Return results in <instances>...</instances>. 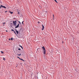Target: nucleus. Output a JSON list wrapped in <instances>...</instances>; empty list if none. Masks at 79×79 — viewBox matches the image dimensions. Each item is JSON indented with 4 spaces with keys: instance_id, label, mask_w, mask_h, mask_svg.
Wrapping results in <instances>:
<instances>
[{
    "instance_id": "obj_1",
    "label": "nucleus",
    "mask_w": 79,
    "mask_h": 79,
    "mask_svg": "<svg viewBox=\"0 0 79 79\" xmlns=\"http://www.w3.org/2000/svg\"><path fill=\"white\" fill-rule=\"evenodd\" d=\"M42 48H43V49L44 53V54H46V51L45 47H42Z\"/></svg>"
},
{
    "instance_id": "obj_2",
    "label": "nucleus",
    "mask_w": 79,
    "mask_h": 79,
    "mask_svg": "<svg viewBox=\"0 0 79 79\" xmlns=\"http://www.w3.org/2000/svg\"><path fill=\"white\" fill-rule=\"evenodd\" d=\"M44 25H42V28L41 29V30H44Z\"/></svg>"
},
{
    "instance_id": "obj_3",
    "label": "nucleus",
    "mask_w": 79,
    "mask_h": 79,
    "mask_svg": "<svg viewBox=\"0 0 79 79\" xmlns=\"http://www.w3.org/2000/svg\"><path fill=\"white\" fill-rule=\"evenodd\" d=\"M2 7H3V8H5V9H6V7L5 6H3V5H1L0 8H1Z\"/></svg>"
},
{
    "instance_id": "obj_4",
    "label": "nucleus",
    "mask_w": 79,
    "mask_h": 79,
    "mask_svg": "<svg viewBox=\"0 0 79 79\" xmlns=\"http://www.w3.org/2000/svg\"><path fill=\"white\" fill-rule=\"evenodd\" d=\"M13 24H14V26H16V23H15V21H14L13 22Z\"/></svg>"
},
{
    "instance_id": "obj_5",
    "label": "nucleus",
    "mask_w": 79,
    "mask_h": 79,
    "mask_svg": "<svg viewBox=\"0 0 79 79\" xmlns=\"http://www.w3.org/2000/svg\"><path fill=\"white\" fill-rule=\"evenodd\" d=\"M19 23H18V25L15 26V28H18V27H19Z\"/></svg>"
},
{
    "instance_id": "obj_6",
    "label": "nucleus",
    "mask_w": 79,
    "mask_h": 79,
    "mask_svg": "<svg viewBox=\"0 0 79 79\" xmlns=\"http://www.w3.org/2000/svg\"><path fill=\"white\" fill-rule=\"evenodd\" d=\"M15 31H16V32L17 33V34H19V31H17V30H15Z\"/></svg>"
},
{
    "instance_id": "obj_7",
    "label": "nucleus",
    "mask_w": 79,
    "mask_h": 79,
    "mask_svg": "<svg viewBox=\"0 0 79 79\" xmlns=\"http://www.w3.org/2000/svg\"><path fill=\"white\" fill-rule=\"evenodd\" d=\"M14 33H15V35H17L15 31L14 30Z\"/></svg>"
},
{
    "instance_id": "obj_8",
    "label": "nucleus",
    "mask_w": 79,
    "mask_h": 79,
    "mask_svg": "<svg viewBox=\"0 0 79 79\" xmlns=\"http://www.w3.org/2000/svg\"><path fill=\"white\" fill-rule=\"evenodd\" d=\"M56 3H58L57 2V1L56 0H54Z\"/></svg>"
},
{
    "instance_id": "obj_9",
    "label": "nucleus",
    "mask_w": 79,
    "mask_h": 79,
    "mask_svg": "<svg viewBox=\"0 0 79 79\" xmlns=\"http://www.w3.org/2000/svg\"><path fill=\"white\" fill-rule=\"evenodd\" d=\"M1 53H2V54L3 53H4L2 51H1Z\"/></svg>"
},
{
    "instance_id": "obj_10",
    "label": "nucleus",
    "mask_w": 79,
    "mask_h": 79,
    "mask_svg": "<svg viewBox=\"0 0 79 79\" xmlns=\"http://www.w3.org/2000/svg\"><path fill=\"white\" fill-rule=\"evenodd\" d=\"M10 13L11 14H12L13 13V12H11L10 11Z\"/></svg>"
},
{
    "instance_id": "obj_11",
    "label": "nucleus",
    "mask_w": 79,
    "mask_h": 79,
    "mask_svg": "<svg viewBox=\"0 0 79 79\" xmlns=\"http://www.w3.org/2000/svg\"><path fill=\"white\" fill-rule=\"evenodd\" d=\"M20 46L22 48V49H23V47L22 46Z\"/></svg>"
},
{
    "instance_id": "obj_12",
    "label": "nucleus",
    "mask_w": 79,
    "mask_h": 79,
    "mask_svg": "<svg viewBox=\"0 0 79 79\" xmlns=\"http://www.w3.org/2000/svg\"><path fill=\"white\" fill-rule=\"evenodd\" d=\"M18 50H19V51H21V49H20V48H18Z\"/></svg>"
},
{
    "instance_id": "obj_13",
    "label": "nucleus",
    "mask_w": 79,
    "mask_h": 79,
    "mask_svg": "<svg viewBox=\"0 0 79 79\" xmlns=\"http://www.w3.org/2000/svg\"><path fill=\"white\" fill-rule=\"evenodd\" d=\"M20 60H23V61H24V60H23V59H20Z\"/></svg>"
},
{
    "instance_id": "obj_14",
    "label": "nucleus",
    "mask_w": 79,
    "mask_h": 79,
    "mask_svg": "<svg viewBox=\"0 0 79 79\" xmlns=\"http://www.w3.org/2000/svg\"><path fill=\"white\" fill-rule=\"evenodd\" d=\"M18 22L20 24H21V23L20 22V21H18Z\"/></svg>"
},
{
    "instance_id": "obj_15",
    "label": "nucleus",
    "mask_w": 79,
    "mask_h": 79,
    "mask_svg": "<svg viewBox=\"0 0 79 79\" xmlns=\"http://www.w3.org/2000/svg\"><path fill=\"white\" fill-rule=\"evenodd\" d=\"M40 22H37V23L38 24H39V23H40Z\"/></svg>"
},
{
    "instance_id": "obj_16",
    "label": "nucleus",
    "mask_w": 79,
    "mask_h": 79,
    "mask_svg": "<svg viewBox=\"0 0 79 79\" xmlns=\"http://www.w3.org/2000/svg\"><path fill=\"white\" fill-rule=\"evenodd\" d=\"M53 19H54V15H53Z\"/></svg>"
},
{
    "instance_id": "obj_17",
    "label": "nucleus",
    "mask_w": 79,
    "mask_h": 79,
    "mask_svg": "<svg viewBox=\"0 0 79 79\" xmlns=\"http://www.w3.org/2000/svg\"><path fill=\"white\" fill-rule=\"evenodd\" d=\"M15 23L16 24V23H17L16 20H15Z\"/></svg>"
},
{
    "instance_id": "obj_18",
    "label": "nucleus",
    "mask_w": 79,
    "mask_h": 79,
    "mask_svg": "<svg viewBox=\"0 0 79 79\" xmlns=\"http://www.w3.org/2000/svg\"><path fill=\"white\" fill-rule=\"evenodd\" d=\"M11 40H13V38H11Z\"/></svg>"
},
{
    "instance_id": "obj_19",
    "label": "nucleus",
    "mask_w": 79,
    "mask_h": 79,
    "mask_svg": "<svg viewBox=\"0 0 79 79\" xmlns=\"http://www.w3.org/2000/svg\"><path fill=\"white\" fill-rule=\"evenodd\" d=\"M21 55V54H18V56H20V55Z\"/></svg>"
},
{
    "instance_id": "obj_20",
    "label": "nucleus",
    "mask_w": 79,
    "mask_h": 79,
    "mask_svg": "<svg viewBox=\"0 0 79 79\" xmlns=\"http://www.w3.org/2000/svg\"><path fill=\"white\" fill-rule=\"evenodd\" d=\"M11 31H14V30L13 29H11Z\"/></svg>"
},
{
    "instance_id": "obj_21",
    "label": "nucleus",
    "mask_w": 79,
    "mask_h": 79,
    "mask_svg": "<svg viewBox=\"0 0 79 79\" xmlns=\"http://www.w3.org/2000/svg\"><path fill=\"white\" fill-rule=\"evenodd\" d=\"M3 60H6V59L5 58H4Z\"/></svg>"
},
{
    "instance_id": "obj_22",
    "label": "nucleus",
    "mask_w": 79,
    "mask_h": 79,
    "mask_svg": "<svg viewBox=\"0 0 79 79\" xmlns=\"http://www.w3.org/2000/svg\"><path fill=\"white\" fill-rule=\"evenodd\" d=\"M24 22V21H23L22 22V24H23V23Z\"/></svg>"
},
{
    "instance_id": "obj_23",
    "label": "nucleus",
    "mask_w": 79,
    "mask_h": 79,
    "mask_svg": "<svg viewBox=\"0 0 79 79\" xmlns=\"http://www.w3.org/2000/svg\"><path fill=\"white\" fill-rule=\"evenodd\" d=\"M35 33V32H33V33Z\"/></svg>"
},
{
    "instance_id": "obj_24",
    "label": "nucleus",
    "mask_w": 79,
    "mask_h": 79,
    "mask_svg": "<svg viewBox=\"0 0 79 79\" xmlns=\"http://www.w3.org/2000/svg\"><path fill=\"white\" fill-rule=\"evenodd\" d=\"M5 12H7V11H5Z\"/></svg>"
},
{
    "instance_id": "obj_25",
    "label": "nucleus",
    "mask_w": 79,
    "mask_h": 79,
    "mask_svg": "<svg viewBox=\"0 0 79 79\" xmlns=\"http://www.w3.org/2000/svg\"><path fill=\"white\" fill-rule=\"evenodd\" d=\"M17 58H19V57H17Z\"/></svg>"
},
{
    "instance_id": "obj_26",
    "label": "nucleus",
    "mask_w": 79,
    "mask_h": 79,
    "mask_svg": "<svg viewBox=\"0 0 79 79\" xmlns=\"http://www.w3.org/2000/svg\"><path fill=\"white\" fill-rule=\"evenodd\" d=\"M19 59L20 60L21 59L19 57Z\"/></svg>"
},
{
    "instance_id": "obj_27",
    "label": "nucleus",
    "mask_w": 79,
    "mask_h": 79,
    "mask_svg": "<svg viewBox=\"0 0 79 79\" xmlns=\"http://www.w3.org/2000/svg\"><path fill=\"white\" fill-rule=\"evenodd\" d=\"M19 59L20 60L21 59L19 57Z\"/></svg>"
},
{
    "instance_id": "obj_28",
    "label": "nucleus",
    "mask_w": 79,
    "mask_h": 79,
    "mask_svg": "<svg viewBox=\"0 0 79 79\" xmlns=\"http://www.w3.org/2000/svg\"><path fill=\"white\" fill-rule=\"evenodd\" d=\"M6 32H7V31H7V30H6Z\"/></svg>"
},
{
    "instance_id": "obj_29",
    "label": "nucleus",
    "mask_w": 79,
    "mask_h": 79,
    "mask_svg": "<svg viewBox=\"0 0 79 79\" xmlns=\"http://www.w3.org/2000/svg\"><path fill=\"white\" fill-rule=\"evenodd\" d=\"M15 30H16L17 29H15Z\"/></svg>"
},
{
    "instance_id": "obj_30",
    "label": "nucleus",
    "mask_w": 79,
    "mask_h": 79,
    "mask_svg": "<svg viewBox=\"0 0 79 79\" xmlns=\"http://www.w3.org/2000/svg\"><path fill=\"white\" fill-rule=\"evenodd\" d=\"M35 35L34 34V35Z\"/></svg>"
},
{
    "instance_id": "obj_31",
    "label": "nucleus",
    "mask_w": 79,
    "mask_h": 79,
    "mask_svg": "<svg viewBox=\"0 0 79 79\" xmlns=\"http://www.w3.org/2000/svg\"><path fill=\"white\" fill-rule=\"evenodd\" d=\"M5 23H4V24H5Z\"/></svg>"
}]
</instances>
